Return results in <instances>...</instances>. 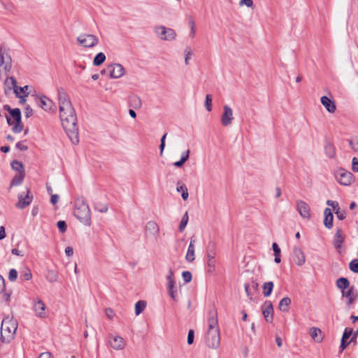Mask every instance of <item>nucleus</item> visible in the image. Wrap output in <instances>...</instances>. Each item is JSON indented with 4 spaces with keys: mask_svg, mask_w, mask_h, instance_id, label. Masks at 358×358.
I'll use <instances>...</instances> for the list:
<instances>
[{
    "mask_svg": "<svg viewBox=\"0 0 358 358\" xmlns=\"http://www.w3.org/2000/svg\"><path fill=\"white\" fill-rule=\"evenodd\" d=\"M57 95L62 127L72 143L77 144L79 142V137L76 110L64 88H58Z\"/></svg>",
    "mask_w": 358,
    "mask_h": 358,
    "instance_id": "obj_1",
    "label": "nucleus"
},
{
    "mask_svg": "<svg viewBox=\"0 0 358 358\" xmlns=\"http://www.w3.org/2000/svg\"><path fill=\"white\" fill-rule=\"evenodd\" d=\"M208 329L206 336V343L209 348L216 349L220 344V336L217 312L215 306H213L208 311Z\"/></svg>",
    "mask_w": 358,
    "mask_h": 358,
    "instance_id": "obj_2",
    "label": "nucleus"
},
{
    "mask_svg": "<svg viewBox=\"0 0 358 358\" xmlns=\"http://www.w3.org/2000/svg\"><path fill=\"white\" fill-rule=\"evenodd\" d=\"M73 214L74 216L85 225H91L90 209L84 197L77 198L75 200Z\"/></svg>",
    "mask_w": 358,
    "mask_h": 358,
    "instance_id": "obj_3",
    "label": "nucleus"
},
{
    "mask_svg": "<svg viewBox=\"0 0 358 358\" xmlns=\"http://www.w3.org/2000/svg\"><path fill=\"white\" fill-rule=\"evenodd\" d=\"M3 109L8 112L10 115L5 114L7 124L12 126V131L15 134L20 133L23 130L22 122V113L18 108H11L9 105H4Z\"/></svg>",
    "mask_w": 358,
    "mask_h": 358,
    "instance_id": "obj_4",
    "label": "nucleus"
},
{
    "mask_svg": "<svg viewBox=\"0 0 358 358\" xmlns=\"http://www.w3.org/2000/svg\"><path fill=\"white\" fill-rule=\"evenodd\" d=\"M17 328L15 322L10 320H3L1 326V342L9 343L14 338Z\"/></svg>",
    "mask_w": 358,
    "mask_h": 358,
    "instance_id": "obj_5",
    "label": "nucleus"
},
{
    "mask_svg": "<svg viewBox=\"0 0 358 358\" xmlns=\"http://www.w3.org/2000/svg\"><path fill=\"white\" fill-rule=\"evenodd\" d=\"M154 32L162 41H171L175 40L177 36L175 30L163 25L155 26Z\"/></svg>",
    "mask_w": 358,
    "mask_h": 358,
    "instance_id": "obj_6",
    "label": "nucleus"
},
{
    "mask_svg": "<svg viewBox=\"0 0 358 358\" xmlns=\"http://www.w3.org/2000/svg\"><path fill=\"white\" fill-rule=\"evenodd\" d=\"M334 176L341 185L345 186L350 185L355 180L354 175L343 168H339L335 171Z\"/></svg>",
    "mask_w": 358,
    "mask_h": 358,
    "instance_id": "obj_7",
    "label": "nucleus"
},
{
    "mask_svg": "<svg viewBox=\"0 0 358 358\" xmlns=\"http://www.w3.org/2000/svg\"><path fill=\"white\" fill-rule=\"evenodd\" d=\"M77 41L85 48H92L99 43V38L93 34H83L77 37Z\"/></svg>",
    "mask_w": 358,
    "mask_h": 358,
    "instance_id": "obj_8",
    "label": "nucleus"
},
{
    "mask_svg": "<svg viewBox=\"0 0 358 358\" xmlns=\"http://www.w3.org/2000/svg\"><path fill=\"white\" fill-rule=\"evenodd\" d=\"M26 193L24 192L19 194L18 201L15 204V206L20 209H24L28 206L33 200V196L31 195L30 189L28 187H25Z\"/></svg>",
    "mask_w": 358,
    "mask_h": 358,
    "instance_id": "obj_9",
    "label": "nucleus"
},
{
    "mask_svg": "<svg viewBox=\"0 0 358 358\" xmlns=\"http://www.w3.org/2000/svg\"><path fill=\"white\" fill-rule=\"evenodd\" d=\"M262 314L265 320L272 323L273 320V306L270 301H266L262 306Z\"/></svg>",
    "mask_w": 358,
    "mask_h": 358,
    "instance_id": "obj_10",
    "label": "nucleus"
},
{
    "mask_svg": "<svg viewBox=\"0 0 358 358\" xmlns=\"http://www.w3.org/2000/svg\"><path fill=\"white\" fill-rule=\"evenodd\" d=\"M109 76L111 78H119L124 74V68L120 64H113L108 66Z\"/></svg>",
    "mask_w": 358,
    "mask_h": 358,
    "instance_id": "obj_11",
    "label": "nucleus"
},
{
    "mask_svg": "<svg viewBox=\"0 0 358 358\" xmlns=\"http://www.w3.org/2000/svg\"><path fill=\"white\" fill-rule=\"evenodd\" d=\"M223 110V113L221 116V122L223 126L227 127L231 125L232 123V120L234 119L233 111L227 105L224 106Z\"/></svg>",
    "mask_w": 358,
    "mask_h": 358,
    "instance_id": "obj_12",
    "label": "nucleus"
},
{
    "mask_svg": "<svg viewBox=\"0 0 358 358\" xmlns=\"http://www.w3.org/2000/svg\"><path fill=\"white\" fill-rule=\"evenodd\" d=\"M296 209L299 215L303 218L309 219L310 217V207L303 201L299 200L296 201Z\"/></svg>",
    "mask_w": 358,
    "mask_h": 358,
    "instance_id": "obj_13",
    "label": "nucleus"
},
{
    "mask_svg": "<svg viewBox=\"0 0 358 358\" xmlns=\"http://www.w3.org/2000/svg\"><path fill=\"white\" fill-rule=\"evenodd\" d=\"M345 236L341 228H336V233L334 234L333 244L336 250L341 248L342 245L345 242Z\"/></svg>",
    "mask_w": 358,
    "mask_h": 358,
    "instance_id": "obj_14",
    "label": "nucleus"
},
{
    "mask_svg": "<svg viewBox=\"0 0 358 358\" xmlns=\"http://www.w3.org/2000/svg\"><path fill=\"white\" fill-rule=\"evenodd\" d=\"M45 304L41 299H37L36 301L34 303V310L36 313V315L41 318L45 317Z\"/></svg>",
    "mask_w": 358,
    "mask_h": 358,
    "instance_id": "obj_15",
    "label": "nucleus"
},
{
    "mask_svg": "<svg viewBox=\"0 0 358 358\" xmlns=\"http://www.w3.org/2000/svg\"><path fill=\"white\" fill-rule=\"evenodd\" d=\"M293 261L298 265L302 266L306 262V257L303 252L299 248H294L293 249Z\"/></svg>",
    "mask_w": 358,
    "mask_h": 358,
    "instance_id": "obj_16",
    "label": "nucleus"
},
{
    "mask_svg": "<svg viewBox=\"0 0 358 358\" xmlns=\"http://www.w3.org/2000/svg\"><path fill=\"white\" fill-rule=\"evenodd\" d=\"M320 101L321 103L329 113H334L336 111V106L334 100L327 96H323L321 97Z\"/></svg>",
    "mask_w": 358,
    "mask_h": 358,
    "instance_id": "obj_17",
    "label": "nucleus"
},
{
    "mask_svg": "<svg viewBox=\"0 0 358 358\" xmlns=\"http://www.w3.org/2000/svg\"><path fill=\"white\" fill-rule=\"evenodd\" d=\"M38 105L41 107L43 110H52L55 109V106L52 100L45 96H42L38 102Z\"/></svg>",
    "mask_w": 358,
    "mask_h": 358,
    "instance_id": "obj_18",
    "label": "nucleus"
},
{
    "mask_svg": "<svg viewBox=\"0 0 358 358\" xmlns=\"http://www.w3.org/2000/svg\"><path fill=\"white\" fill-rule=\"evenodd\" d=\"M10 84L13 86V92L15 94V96H18V95H20V94L21 95H24V94H26V93H29L27 92V90L29 89V86L28 85H25L24 87H19L17 85V80H16L15 78L10 77Z\"/></svg>",
    "mask_w": 358,
    "mask_h": 358,
    "instance_id": "obj_19",
    "label": "nucleus"
},
{
    "mask_svg": "<svg viewBox=\"0 0 358 358\" xmlns=\"http://www.w3.org/2000/svg\"><path fill=\"white\" fill-rule=\"evenodd\" d=\"M109 342L111 348L116 350H122L125 346L124 338L119 336H113Z\"/></svg>",
    "mask_w": 358,
    "mask_h": 358,
    "instance_id": "obj_20",
    "label": "nucleus"
},
{
    "mask_svg": "<svg viewBox=\"0 0 358 358\" xmlns=\"http://www.w3.org/2000/svg\"><path fill=\"white\" fill-rule=\"evenodd\" d=\"M324 225L329 229H331L334 224V215L331 210L329 208H326L324 211Z\"/></svg>",
    "mask_w": 358,
    "mask_h": 358,
    "instance_id": "obj_21",
    "label": "nucleus"
},
{
    "mask_svg": "<svg viewBox=\"0 0 358 358\" xmlns=\"http://www.w3.org/2000/svg\"><path fill=\"white\" fill-rule=\"evenodd\" d=\"M129 106L138 110L142 106L141 99L136 94H131L129 96Z\"/></svg>",
    "mask_w": 358,
    "mask_h": 358,
    "instance_id": "obj_22",
    "label": "nucleus"
},
{
    "mask_svg": "<svg viewBox=\"0 0 358 358\" xmlns=\"http://www.w3.org/2000/svg\"><path fill=\"white\" fill-rule=\"evenodd\" d=\"M215 252L213 250L210 251L207 254V265H208V272L212 273L215 271Z\"/></svg>",
    "mask_w": 358,
    "mask_h": 358,
    "instance_id": "obj_23",
    "label": "nucleus"
},
{
    "mask_svg": "<svg viewBox=\"0 0 358 358\" xmlns=\"http://www.w3.org/2000/svg\"><path fill=\"white\" fill-rule=\"evenodd\" d=\"M336 285L341 292H343L350 287V283L347 278L341 277L336 280Z\"/></svg>",
    "mask_w": 358,
    "mask_h": 358,
    "instance_id": "obj_24",
    "label": "nucleus"
},
{
    "mask_svg": "<svg viewBox=\"0 0 358 358\" xmlns=\"http://www.w3.org/2000/svg\"><path fill=\"white\" fill-rule=\"evenodd\" d=\"M194 243L195 240L191 238L190 243L187 249V252L185 256V259L189 262H192L194 257Z\"/></svg>",
    "mask_w": 358,
    "mask_h": 358,
    "instance_id": "obj_25",
    "label": "nucleus"
},
{
    "mask_svg": "<svg viewBox=\"0 0 358 358\" xmlns=\"http://www.w3.org/2000/svg\"><path fill=\"white\" fill-rule=\"evenodd\" d=\"M176 191L181 192V196L184 201H187L189 196L188 189L187 186L182 184L180 181L177 182Z\"/></svg>",
    "mask_w": 358,
    "mask_h": 358,
    "instance_id": "obj_26",
    "label": "nucleus"
},
{
    "mask_svg": "<svg viewBox=\"0 0 358 358\" xmlns=\"http://www.w3.org/2000/svg\"><path fill=\"white\" fill-rule=\"evenodd\" d=\"M324 151L326 155L329 158H334L336 156V148L334 144L329 141H327L324 145Z\"/></svg>",
    "mask_w": 358,
    "mask_h": 358,
    "instance_id": "obj_27",
    "label": "nucleus"
},
{
    "mask_svg": "<svg viewBox=\"0 0 358 358\" xmlns=\"http://www.w3.org/2000/svg\"><path fill=\"white\" fill-rule=\"evenodd\" d=\"M291 299L288 296L283 297L279 302V309L284 313L289 310L291 304Z\"/></svg>",
    "mask_w": 358,
    "mask_h": 358,
    "instance_id": "obj_28",
    "label": "nucleus"
},
{
    "mask_svg": "<svg viewBox=\"0 0 358 358\" xmlns=\"http://www.w3.org/2000/svg\"><path fill=\"white\" fill-rule=\"evenodd\" d=\"M167 291L169 295L176 301H178V298L176 296V282H170V283H167Z\"/></svg>",
    "mask_w": 358,
    "mask_h": 358,
    "instance_id": "obj_29",
    "label": "nucleus"
},
{
    "mask_svg": "<svg viewBox=\"0 0 358 358\" xmlns=\"http://www.w3.org/2000/svg\"><path fill=\"white\" fill-rule=\"evenodd\" d=\"M273 287L274 284L271 281L266 282L263 284V294L265 297H268L269 296H271L273 292Z\"/></svg>",
    "mask_w": 358,
    "mask_h": 358,
    "instance_id": "obj_30",
    "label": "nucleus"
},
{
    "mask_svg": "<svg viewBox=\"0 0 358 358\" xmlns=\"http://www.w3.org/2000/svg\"><path fill=\"white\" fill-rule=\"evenodd\" d=\"M24 177L25 173L16 174L10 182V188H11L13 186H17L21 185L24 180Z\"/></svg>",
    "mask_w": 358,
    "mask_h": 358,
    "instance_id": "obj_31",
    "label": "nucleus"
},
{
    "mask_svg": "<svg viewBox=\"0 0 358 358\" xmlns=\"http://www.w3.org/2000/svg\"><path fill=\"white\" fill-rule=\"evenodd\" d=\"M145 231L152 234H157L159 233L157 224L154 221H149L146 224Z\"/></svg>",
    "mask_w": 358,
    "mask_h": 358,
    "instance_id": "obj_32",
    "label": "nucleus"
},
{
    "mask_svg": "<svg viewBox=\"0 0 358 358\" xmlns=\"http://www.w3.org/2000/svg\"><path fill=\"white\" fill-rule=\"evenodd\" d=\"M343 297L350 298V297H358V294L355 290V287L352 285L348 287L347 289L341 292Z\"/></svg>",
    "mask_w": 358,
    "mask_h": 358,
    "instance_id": "obj_33",
    "label": "nucleus"
},
{
    "mask_svg": "<svg viewBox=\"0 0 358 358\" xmlns=\"http://www.w3.org/2000/svg\"><path fill=\"white\" fill-rule=\"evenodd\" d=\"M189 150H187L185 152H184L182 154L180 159L179 161L174 162L173 165L178 168L182 167L184 165V164L188 160L189 157Z\"/></svg>",
    "mask_w": 358,
    "mask_h": 358,
    "instance_id": "obj_34",
    "label": "nucleus"
},
{
    "mask_svg": "<svg viewBox=\"0 0 358 358\" xmlns=\"http://www.w3.org/2000/svg\"><path fill=\"white\" fill-rule=\"evenodd\" d=\"M322 334V331L320 329L317 327H311L310 329V335L311 338L317 342H321L322 341V338L318 336Z\"/></svg>",
    "mask_w": 358,
    "mask_h": 358,
    "instance_id": "obj_35",
    "label": "nucleus"
},
{
    "mask_svg": "<svg viewBox=\"0 0 358 358\" xmlns=\"http://www.w3.org/2000/svg\"><path fill=\"white\" fill-rule=\"evenodd\" d=\"M10 166L12 169L18 172V173H25L24 171V166L22 162L17 161V160H13Z\"/></svg>",
    "mask_w": 358,
    "mask_h": 358,
    "instance_id": "obj_36",
    "label": "nucleus"
},
{
    "mask_svg": "<svg viewBox=\"0 0 358 358\" xmlns=\"http://www.w3.org/2000/svg\"><path fill=\"white\" fill-rule=\"evenodd\" d=\"M272 248H273V252H274V256H275L274 262L276 264H279L281 262V259H280L281 250H280V247L278 246V245L276 243H273L272 244Z\"/></svg>",
    "mask_w": 358,
    "mask_h": 358,
    "instance_id": "obj_37",
    "label": "nucleus"
},
{
    "mask_svg": "<svg viewBox=\"0 0 358 358\" xmlns=\"http://www.w3.org/2000/svg\"><path fill=\"white\" fill-rule=\"evenodd\" d=\"M106 60V55L103 52H99L96 55L93 59V65L99 66L101 65Z\"/></svg>",
    "mask_w": 358,
    "mask_h": 358,
    "instance_id": "obj_38",
    "label": "nucleus"
},
{
    "mask_svg": "<svg viewBox=\"0 0 358 358\" xmlns=\"http://www.w3.org/2000/svg\"><path fill=\"white\" fill-rule=\"evenodd\" d=\"M147 303L145 301L140 300L135 304V314L139 315L145 308Z\"/></svg>",
    "mask_w": 358,
    "mask_h": 358,
    "instance_id": "obj_39",
    "label": "nucleus"
},
{
    "mask_svg": "<svg viewBox=\"0 0 358 358\" xmlns=\"http://www.w3.org/2000/svg\"><path fill=\"white\" fill-rule=\"evenodd\" d=\"M11 76H7L6 79L4 81V94L6 96H9L10 92L13 90V86L10 84V78Z\"/></svg>",
    "mask_w": 358,
    "mask_h": 358,
    "instance_id": "obj_40",
    "label": "nucleus"
},
{
    "mask_svg": "<svg viewBox=\"0 0 358 358\" xmlns=\"http://www.w3.org/2000/svg\"><path fill=\"white\" fill-rule=\"evenodd\" d=\"M188 220H189L188 213H187V212H186L184 214V215L182 216V217L180 220L179 227H178V230L180 232H182L184 231V229H185V227L188 223Z\"/></svg>",
    "mask_w": 358,
    "mask_h": 358,
    "instance_id": "obj_41",
    "label": "nucleus"
},
{
    "mask_svg": "<svg viewBox=\"0 0 358 358\" xmlns=\"http://www.w3.org/2000/svg\"><path fill=\"white\" fill-rule=\"evenodd\" d=\"M47 280L50 282H54L57 280L58 275L55 271L49 270L46 276Z\"/></svg>",
    "mask_w": 358,
    "mask_h": 358,
    "instance_id": "obj_42",
    "label": "nucleus"
},
{
    "mask_svg": "<svg viewBox=\"0 0 358 358\" xmlns=\"http://www.w3.org/2000/svg\"><path fill=\"white\" fill-rule=\"evenodd\" d=\"M349 269L355 273H358V258L352 259L349 263Z\"/></svg>",
    "mask_w": 358,
    "mask_h": 358,
    "instance_id": "obj_43",
    "label": "nucleus"
},
{
    "mask_svg": "<svg viewBox=\"0 0 358 358\" xmlns=\"http://www.w3.org/2000/svg\"><path fill=\"white\" fill-rule=\"evenodd\" d=\"M20 278L24 280H31L32 278V274L31 273V271L29 268H26L24 270L21 271Z\"/></svg>",
    "mask_w": 358,
    "mask_h": 358,
    "instance_id": "obj_44",
    "label": "nucleus"
},
{
    "mask_svg": "<svg viewBox=\"0 0 358 358\" xmlns=\"http://www.w3.org/2000/svg\"><path fill=\"white\" fill-rule=\"evenodd\" d=\"M94 208L100 213H106L108 208L106 203H96L94 204Z\"/></svg>",
    "mask_w": 358,
    "mask_h": 358,
    "instance_id": "obj_45",
    "label": "nucleus"
},
{
    "mask_svg": "<svg viewBox=\"0 0 358 358\" xmlns=\"http://www.w3.org/2000/svg\"><path fill=\"white\" fill-rule=\"evenodd\" d=\"M205 107L208 112L212 110V96L210 94L206 96Z\"/></svg>",
    "mask_w": 358,
    "mask_h": 358,
    "instance_id": "obj_46",
    "label": "nucleus"
},
{
    "mask_svg": "<svg viewBox=\"0 0 358 358\" xmlns=\"http://www.w3.org/2000/svg\"><path fill=\"white\" fill-rule=\"evenodd\" d=\"M182 277L185 283L190 282L192 280V275L189 271H183L182 273Z\"/></svg>",
    "mask_w": 358,
    "mask_h": 358,
    "instance_id": "obj_47",
    "label": "nucleus"
},
{
    "mask_svg": "<svg viewBox=\"0 0 358 358\" xmlns=\"http://www.w3.org/2000/svg\"><path fill=\"white\" fill-rule=\"evenodd\" d=\"M57 226L59 229V231L64 234V232L66 231V229H67V224H66V222L64 220H59L57 222Z\"/></svg>",
    "mask_w": 358,
    "mask_h": 358,
    "instance_id": "obj_48",
    "label": "nucleus"
},
{
    "mask_svg": "<svg viewBox=\"0 0 358 358\" xmlns=\"http://www.w3.org/2000/svg\"><path fill=\"white\" fill-rule=\"evenodd\" d=\"M334 213L336 215L337 218L339 220H343L346 217V211H345V210H341V208H338Z\"/></svg>",
    "mask_w": 358,
    "mask_h": 358,
    "instance_id": "obj_49",
    "label": "nucleus"
},
{
    "mask_svg": "<svg viewBox=\"0 0 358 358\" xmlns=\"http://www.w3.org/2000/svg\"><path fill=\"white\" fill-rule=\"evenodd\" d=\"M353 333V329L347 327L344 329L343 333L342 338L348 340L352 336Z\"/></svg>",
    "mask_w": 358,
    "mask_h": 358,
    "instance_id": "obj_50",
    "label": "nucleus"
},
{
    "mask_svg": "<svg viewBox=\"0 0 358 358\" xmlns=\"http://www.w3.org/2000/svg\"><path fill=\"white\" fill-rule=\"evenodd\" d=\"M17 278V271L16 269L15 268H11L10 271H9V273H8V279L10 281H15L16 280Z\"/></svg>",
    "mask_w": 358,
    "mask_h": 358,
    "instance_id": "obj_51",
    "label": "nucleus"
},
{
    "mask_svg": "<svg viewBox=\"0 0 358 358\" xmlns=\"http://www.w3.org/2000/svg\"><path fill=\"white\" fill-rule=\"evenodd\" d=\"M194 331L193 329H189L187 335V343L192 345L194 343Z\"/></svg>",
    "mask_w": 358,
    "mask_h": 358,
    "instance_id": "obj_52",
    "label": "nucleus"
},
{
    "mask_svg": "<svg viewBox=\"0 0 358 358\" xmlns=\"http://www.w3.org/2000/svg\"><path fill=\"white\" fill-rule=\"evenodd\" d=\"M350 343H349V341H348V340L343 339L341 338V345H340V352H343V350H345L346 348L348 347V345Z\"/></svg>",
    "mask_w": 358,
    "mask_h": 358,
    "instance_id": "obj_53",
    "label": "nucleus"
},
{
    "mask_svg": "<svg viewBox=\"0 0 358 358\" xmlns=\"http://www.w3.org/2000/svg\"><path fill=\"white\" fill-rule=\"evenodd\" d=\"M327 204L334 209V212L339 208L338 203L335 201L327 200Z\"/></svg>",
    "mask_w": 358,
    "mask_h": 358,
    "instance_id": "obj_54",
    "label": "nucleus"
},
{
    "mask_svg": "<svg viewBox=\"0 0 358 358\" xmlns=\"http://www.w3.org/2000/svg\"><path fill=\"white\" fill-rule=\"evenodd\" d=\"M245 292L247 294V296L250 299V301H253V298L252 296L251 291L250 289V285L248 283H245L244 285Z\"/></svg>",
    "mask_w": 358,
    "mask_h": 358,
    "instance_id": "obj_55",
    "label": "nucleus"
},
{
    "mask_svg": "<svg viewBox=\"0 0 358 358\" xmlns=\"http://www.w3.org/2000/svg\"><path fill=\"white\" fill-rule=\"evenodd\" d=\"M24 115L27 118L33 115V110L29 105H27L24 108Z\"/></svg>",
    "mask_w": 358,
    "mask_h": 358,
    "instance_id": "obj_56",
    "label": "nucleus"
},
{
    "mask_svg": "<svg viewBox=\"0 0 358 358\" xmlns=\"http://www.w3.org/2000/svg\"><path fill=\"white\" fill-rule=\"evenodd\" d=\"M352 169L355 172H358V159L357 157H353L352 160Z\"/></svg>",
    "mask_w": 358,
    "mask_h": 358,
    "instance_id": "obj_57",
    "label": "nucleus"
},
{
    "mask_svg": "<svg viewBox=\"0 0 358 358\" xmlns=\"http://www.w3.org/2000/svg\"><path fill=\"white\" fill-rule=\"evenodd\" d=\"M357 338H358V329L356 331H353L352 336L349 341V343H352L354 345L357 344Z\"/></svg>",
    "mask_w": 358,
    "mask_h": 358,
    "instance_id": "obj_58",
    "label": "nucleus"
},
{
    "mask_svg": "<svg viewBox=\"0 0 358 358\" xmlns=\"http://www.w3.org/2000/svg\"><path fill=\"white\" fill-rule=\"evenodd\" d=\"M239 5L241 6L243 5H245L249 8H252L253 6V1L252 0H241L239 2Z\"/></svg>",
    "mask_w": 358,
    "mask_h": 358,
    "instance_id": "obj_59",
    "label": "nucleus"
},
{
    "mask_svg": "<svg viewBox=\"0 0 358 358\" xmlns=\"http://www.w3.org/2000/svg\"><path fill=\"white\" fill-rule=\"evenodd\" d=\"M15 148L21 151H26L28 150V147L22 144L21 141H19L16 143Z\"/></svg>",
    "mask_w": 358,
    "mask_h": 358,
    "instance_id": "obj_60",
    "label": "nucleus"
},
{
    "mask_svg": "<svg viewBox=\"0 0 358 358\" xmlns=\"http://www.w3.org/2000/svg\"><path fill=\"white\" fill-rule=\"evenodd\" d=\"M105 313L108 319L112 320L113 318L114 312L112 308H106Z\"/></svg>",
    "mask_w": 358,
    "mask_h": 358,
    "instance_id": "obj_61",
    "label": "nucleus"
},
{
    "mask_svg": "<svg viewBox=\"0 0 358 358\" xmlns=\"http://www.w3.org/2000/svg\"><path fill=\"white\" fill-rule=\"evenodd\" d=\"M185 64L187 65L188 64V60L190 58V55H192L189 48H185Z\"/></svg>",
    "mask_w": 358,
    "mask_h": 358,
    "instance_id": "obj_62",
    "label": "nucleus"
},
{
    "mask_svg": "<svg viewBox=\"0 0 358 358\" xmlns=\"http://www.w3.org/2000/svg\"><path fill=\"white\" fill-rule=\"evenodd\" d=\"M59 198V195H57V194H52L51 197H50V203L52 205H55L58 202Z\"/></svg>",
    "mask_w": 358,
    "mask_h": 358,
    "instance_id": "obj_63",
    "label": "nucleus"
},
{
    "mask_svg": "<svg viewBox=\"0 0 358 358\" xmlns=\"http://www.w3.org/2000/svg\"><path fill=\"white\" fill-rule=\"evenodd\" d=\"M38 358H52V356L50 352H45L41 353Z\"/></svg>",
    "mask_w": 358,
    "mask_h": 358,
    "instance_id": "obj_64",
    "label": "nucleus"
}]
</instances>
